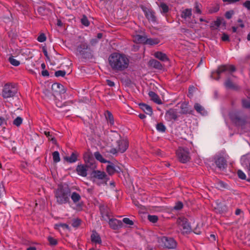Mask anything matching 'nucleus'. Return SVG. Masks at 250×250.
Here are the masks:
<instances>
[{
	"instance_id": "nucleus-43",
	"label": "nucleus",
	"mask_w": 250,
	"mask_h": 250,
	"mask_svg": "<svg viewBox=\"0 0 250 250\" xmlns=\"http://www.w3.org/2000/svg\"><path fill=\"white\" fill-rule=\"evenodd\" d=\"M148 219L151 222L155 223L158 221V217L156 215H149Z\"/></svg>"
},
{
	"instance_id": "nucleus-23",
	"label": "nucleus",
	"mask_w": 250,
	"mask_h": 250,
	"mask_svg": "<svg viewBox=\"0 0 250 250\" xmlns=\"http://www.w3.org/2000/svg\"><path fill=\"white\" fill-rule=\"evenodd\" d=\"M194 107L197 112L203 115H205L207 114V112L205 110V108L198 103H196L194 104Z\"/></svg>"
},
{
	"instance_id": "nucleus-44",
	"label": "nucleus",
	"mask_w": 250,
	"mask_h": 250,
	"mask_svg": "<svg viewBox=\"0 0 250 250\" xmlns=\"http://www.w3.org/2000/svg\"><path fill=\"white\" fill-rule=\"evenodd\" d=\"M46 39V38L45 37V35L42 33L39 35V36L37 38V40L38 42H44Z\"/></svg>"
},
{
	"instance_id": "nucleus-62",
	"label": "nucleus",
	"mask_w": 250,
	"mask_h": 250,
	"mask_svg": "<svg viewBox=\"0 0 250 250\" xmlns=\"http://www.w3.org/2000/svg\"><path fill=\"white\" fill-rule=\"evenodd\" d=\"M57 24L59 26H62V23L60 20H58Z\"/></svg>"
},
{
	"instance_id": "nucleus-51",
	"label": "nucleus",
	"mask_w": 250,
	"mask_h": 250,
	"mask_svg": "<svg viewBox=\"0 0 250 250\" xmlns=\"http://www.w3.org/2000/svg\"><path fill=\"white\" fill-rule=\"evenodd\" d=\"M234 14V12L232 10L227 11L225 14V16L228 19H230Z\"/></svg>"
},
{
	"instance_id": "nucleus-21",
	"label": "nucleus",
	"mask_w": 250,
	"mask_h": 250,
	"mask_svg": "<svg viewBox=\"0 0 250 250\" xmlns=\"http://www.w3.org/2000/svg\"><path fill=\"white\" fill-rule=\"evenodd\" d=\"M146 38L142 35H135L133 36V41L137 43H145Z\"/></svg>"
},
{
	"instance_id": "nucleus-7",
	"label": "nucleus",
	"mask_w": 250,
	"mask_h": 250,
	"mask_svg": "<svg viewBox=\"0 0 250 250\" xmlns=\"http://www.w3.org/2000/svg\"><path fill=\"white\" fill-rule=\"evenodd\" d=\"M179 229L183 233H188L191 230V227L186 218L183 217H179L177 221Z\"/></svg>"
},
{
	"instance_id": "nucleus-60",
	"label": "nucleus",
	"mask_w": 250,
	"mask_h": 250,
	"mask_svg": "<svg viewBox=\"0 0 250 250\" xmlns=\"http://www.w3.org/2000/svg\"><path fill=\"white\" fill-rule=\"evenodd\" d=\"M42 75L43 76H49V73L48 71L47 70H43L42 72Z\"/></svg>"
},
{
	"instance_id": "nucleus-2",
	"label": "nucleus",
	"mask_w": 250,
	"mask_h": 250,
	"mask_svg": "<svg viewBox=\"0 0 250 250\" xmlns=\"http://www.w3.org/2000/svg\"><path fill=\"white\" fill-rule=\"evenodd\" d=\"M54 197L58 205L66 204L70 202V191L60 187L54 191Z\"/></svg>"
},
{
	"instance_id": "nucleus-55",
	"label": "nucleus",
	"mask_w": 250,
	"mask_h": 250,
	"mask_svg": "<svg viewBox=\"0 0 250 250\" xmlns=\"http://www.w3.org/2000/svg\"><path fill=\"white\" fill-rule=\"evenodd\" d=\"M201 5H199L198 4L196 3L195 8H196V12L199 14L201 13V11L200 9Z\"/></svg>"
},
{
	"instance_id": "nucleus-20",
	"label": "nucleus",
	"mask_w": 250,
	"mask_h": 250,
	"mask_svg": "<svg viewBox=\"0 0 250 250\" xmlns=\"http://www.w3.org/2000/svg\"><path fill=\"white\" fill-rule=\"evenodd\" d=\"M141 108L147 114L151 115L152 113L151 107L145 104H140Z\"/></svg>"
},
{
	"instance_id": "nucleus-1",
	"label": "nucleus",
	"mask_w": 250,
	"mask_h": 250,
	"mask_svg": "<svg viewBox=\"0 0 250 250\" xmlns=\"http://www.w3.org/2000/svg\"><path fill=\"white\" fill-rule=\"evenodd\" d=\"M108 62L113 70L123 71L128 68L129 60L125 55L115 52L109 56Z\"/></svg>"
},
{
	"instance_id": "nucleus-33",
	"label": "nucleus",
	"mask_w": 250,
	"mask_h": 250,
	"mask_svg": "<svg viewBox=\"0 0 250 250\" xmlns=\"http://www.w3.org/2000/svg\"><path fill=\"white\" fill-rule=\"evenodd\" d=\"M62 228L63 229H69V226L66 224L59 223L55 225V228L57 229H59Z\"/></svg>"
},
{
	"instance_id": "nucleus-41",
	"label": "nucleus",
	"mask_w": 250,
	"mask_h": 250,
	"mask_svg": "<svg viewBox=\"0 0 250 250\" xmlns=\"http://www.w3.org/2000/svg\"><path fill=\"white\" fill-rule=\"evenodd\" d=\"M44 134L48 137V140H51L53 142V143H55L56 140L50 132L44 131Z\"/></svg>"
},
{
	"instance_id": "nucleus-26",
	"label": "nucleus",
	"mask_w": 250,
	"mask_h": 250,
	"mask_svg": "<svg viewBox=\"0 0 250 250\" xmlns=\"http://www.w3.org/2000/svg\"><path fill=\"white\" fill-rule=\"evenodd\" d=\"M149 63L152 66L157 69H161L163 67L161 63L155 60H150L149 61Z\"/></svg>"
},
{
	"instance_id": "nucleus-38",
	"label": "nucleus",
	"mask_w": 250,
	"mask_h": 250,
	"mask_svg": "<svg viewBox=\"0 0 250 250\" xmlns=\"http://www.w3.org/2000/svg\"><path fill=\"white\" fill-rule=\"evenodd\" d=\"M52 156L54 162L58 163L60 161V154L58 151H54L52 154Z\"/></svg>"
},
{
	"instance_id": "nucleus-53",
	"label": "nucleus",
	"mask_w": 250,
	"mask_h": 250,
	"mask_svg": "<svg viewBox=\"0 0 250 250\" xmlns=\"http://www.w3.org/2000/svg\"><path fill=\"white\" fill-rule=\"evenodd\" d=\"M219 7L218 6H215L214 8L211 9L209 10L210 13H215L219 10Z\"/></svg>"
},
{
	"instance_id": "nucleus-37",
	"label": "nucleus",
	"mask_w": 250,
	"mask_h": 250,
	"mask_svg": "<svg viewBox=\"0 0 250 250\" xmlns=\"http://www.w3.org/2000/svg\"><path fill=\"white\" fill-rule=\"evenodd\" d=\"M107 172L109 174L112 175L115 172V166L108 165L106 167Z\"/></svg>"
},
{
	"instance_id": "nucleus-35",
	"label": "nucleus",
	"mask_w": 250,
	"mask_h": 250,
	"mask_svg": "<svg viewBox=\"0 0 250 250\" xmlns=\"http://www.w3.org/2000/svg\"><path fill=\"white\" fill-rule=\"evenodd\" d=\"M106 118L110 125H113L114 124V118L112 114L110 112L107 111V114L106 115Z\"/></svg>"
},
{
	"instance_id": "nucleus-63",
	"label": "nucleus",
	"mask_w": 250,
	"mask_h": 250,
	"mask_svg": "<svg viewBox=\"0 0 250 250\" xmlns=\"http://www.w3.org/2000/svg\"><path fill=\"white\" fill-rule=\"evenodd\" d=\"M241 210L240 209H237L235 211V214L236 215H239L241 213Z\"/></svg>"
},
{
	"instance_id": "nucleus-24",
	"label": "nucleus",
	"mask_w": 250,
	"mask_h": 250,
	"mask_svg": "<svg viewBox=\"0 0 250 250\" xmlns=\"http://www.w3.org/2000/svg\"><path fill=\"white\" fill-rule=\"evenodd\" d=\"M160 42V40L157 38H146L145 44H149L151 45L157 44Z\"/></svg>"
},
{
	"instance_id": "nucleus-42",
	"label": "nucleus",
	"mask_w": 250,
	"mask_h": 250,
	"mask_svg": "<svg viewBox=\"0 0 250 250\" xmlns=\"http://www.w3.org/2000/svg\"><path fill=\"white\" fill-rule=\"evenodd\" d=\"M123 222H124L126 225H127L129 226H132L134 224L133 221L130 220L128 218H125L123 219Z\"/></svg>"
},
{
	"instance_id": "nucleus-34",
	"label": "nucleus",
	"mask_w": 250,
	"mask_h": 250,
	"mask_svg": "<svg viewBox=\"0 0 250 250\" xmlns=\"http://www.w3.org/2000/svg\"><path fill=\"white\" fill-rule=\"evenodd\" d=\"M242 105L245 108L250 107V97L242 100Z\"/></svg>"
},
{
	"instance_id": "nucleus-13",
	"label": "nucleus",
	"mask_w": 250,
	"mask_h": 250,
	"mask_svg": "<svg viewBox=\"0 0 250 250\" xmlns=\"http://www.w3.org/2000/svg\"><path fill=\"white\" fill-rule=\"evenodd\" d=\"M110 227L113 229H119L123 227V224L121 220L117 219H110L108 222Z\"/></svg>"
},
{
	"instance_id": "nucleus-18",
	"label": "nucleus",
	"mask_w": 250,
	"mask_h": 250,
	"mask_svg": "<svg viewBox=\"0 0 250 250\" xmlns=\"http://www.w3.org/2000/svg\"><path fill=\"white\" fill-rule=\"evenodd\" d=\"M225 85L227 88L234 90H236L239 88L238 85L235 83H233V82H232L230 79H228L226 81L225 83Z\"/></svg>"
},
{
	"instance_id": "nucleus-10",
	"label": "nucleus",
	"mask_w": 250,
	"mask_h": 250,
	"mask_svg": "<svg viewBox=\"0 0 250 250\" xmlns=\"http://www.w3.org/2000/svg\"><path fill=\"white\" fill-rule=\"evenodd\" d=\"M162 241L164 247L168 249H174L176 246V241L172 238L164 237L162 238Z\"/></svg>"
},
{
	"instance_id": "nucleus-9",
	"label": "nucleus",
	"mask_w": 250,
	"mask_h": 250,
	"mask_svg": "<svg viewBox=\"0 0 250 250\" xmlns=\"http://www.w3.org/2000/svg\"><path fill=\"white\" fill-rule=\"evenodd\" d=\"M229 116L231 120L237 125H243L245 123V119L240 117L237 112H232Z\"/></svg>"
},
{
	"instance_id": "nucleus-39",
	"label": "nucleus",
	"mask_w": 250,
	"mask_h": 250,
	"mask_svg": "<svg viewBox=\"0 0 250 250\" xmlns=\"http://www.w3.org/2000/svg\"><path fill=\"white\" fill-rule=\"evenodd\" d=\"M22 123V119L20 117H17L13 121V124L17 126H19Z\"/></svg>"
},
{
	"instance_id": "nucleus-54",
	"label": "nucleus",
	"mask_w": 250,
	"mask_h": 250,
	"mask_svg": "<svg viewBox=\"0 0 250 250\" xmlns=\"http://www.w3.org/2000/svg\"><path fill=\"white\" fill-rule=\"evenodd\" d=\"M243 5L248 10H250V1H246L243 3Z\"/></svg>"
},
{
	"instance_id": "nucleus-19",
	"label": "nucleus",
	"mask_w": 250,
	"mask_h": 250,
	"mask_svg": "<svg viewBox=\"0 0 250 250\" xmlns=\"http://www.w3.org/2000/svg\"><path fill=\"white\" fill-rule=\"evenodd\" d=\"M148 95L151 98V99L158 104H162L161 100L159 98V96L157 94H156L155 92L153 91H149L148 93Z\"/></svg>"
},
{
	"instance_id": "nucleus-49",
	"label": "nucleus",
	"mask_w": 250,
	"mask_h": 250,
	"mask_svg": "<svg viewBox=\"0 0 250 250\" xmlns=\"http://www.w3.org/2000/svg\"><path fill=\"white\" fill-rule=\"evenodd\" d=\"M48 240L51 245H56L57 243V240L52 237H48Z\"/></svg>"
},
{
	"instance_id": "nucleus-5",
	"label": "nucleus",
	"mask_w": 250,
	"mask_h": 250,
	"mask_svg": "<svg viewBox=\"0 0 250 250\" xmlns=\"http://www.w3.org/2000/svg\"><path fill=\"white\" fill-rule=\"evenodd\" d=\"M235 71V67L232 65H225L219 66L216 72L211 73L210 77L212 79L218 80L220 78L219 75L225 71H229L230 72H234Z\"/></svg>"
},
{
	"instance_id": "nucleus-59",
	"label": "nucleus",
	"mask_w": 250,
	"mask_h": 250,
	"mask_svg": "<svg viewBox=\"0 0 250 250\" xmlns=\"http://www.w3.org/2000/svg\"><path fill=\"white\" fill-rule=\"evenodd\" d=\"M106 83H107V84L109 86H113L114 85V83L113 82L111 81V80H107Z\"/></svg>"
},
{
	"instance_id": "nucleus-29",
	"label": "nucleus",
	"mask_w": 250,
	"mask_h": 250,
	"mask_svg": "<svg viewBox=\"0 0 250 250\" xmlns=\"http://www.w3.org/2000/svg\"><path fill=\"white\" fill-rule=\"evenodd\" d=\"M65 159L71 163L75 162L77 159V155L75 153H72L70 157H66Z\"/></svg>"
},
{
	"instance_id": "nucleus-36",
	"label": "nucleus",
	"mask_w": 250,
	"mask_h": 250,
	"mask_svg": "<svg viewBox=\"0 0 250 250\" xmlns=\"http://www.w3.org/2000/svg\"><path fill=\"white\" fill-rule=\"evenodd\" d=\"M9 61L11 64L16 66L19 65L20 64V62L15 59L13 57H9Z\"/></svg>"
},
{
	"instance_id": "nucleus-31",
	"label": "nucleus",
	"mask_w": 250,
	"mask_h": 250,
	"mask_svg": "<svg viewBox=\"0 0 250 250\" xmlns=\"http://www.w3.org/2000/svg\"><path fill=\"white\" fill-rule=\"evenodd\" d=\"M159 5L161 13H166L169 10L168 6L163 2H161Z\"/></svg>"
},
{
	"instance_id": "nucleus-57",
	"label": "nucleus",
	"mask_w": 250,
	"mask_h": 250,
	"mask_svg": "<svg viewBox=\"0 0 250 250\" xmlns=\"http://www.w3.org/2000/svg\"><path fill=\"white\" fill-rule=\"evenodd\" d=\"M80 221L79 220H76L73 222L72 225L74 227H77V226H79L80 225Z\"/></svg>"
},
{
	"instance_id": "nucleus-3",
	"label": "nucleus",
	"mask_w": 250,
	"mask_h": 250,
	"mask_svg": "<svg viewBox=\"0 0 250 250\" xmlns=\"http://www.w3.org/2000/svg\"><path fill=\"white\" fill-rule=\"evenodd\" d=\"M90 179L94 183L98 186L106 185L109 180L106 173L100 170H94L91 173Z\"/></svg>"
},
{
	"instance_id": "nucleus-12",
	"label": "nucleus",
	"mask_w": 250,
	"mask_h": 250,
	"mask_svg": "<svg viewBox=\"0 0 250 250\" xmlns=\"http://www.w3.org/2000/svg\"><path fill=\"white\" fill-rule=\"evenodd\" d=\"M177 117V112L176 109L173 108L167 110L165 114V118L168 121L176 120Z\"/></svg>"
},
{
	"instance_id": "nucleus-17",
	"label": "nucleus",
	"mask_w": 250,
	"mask_h": 250,
	"mask_svg": "<svg viewBox=\"0 0 250 250\" xmlns=\"http://www.w3.org/2000/svg\"><path fill=\"white\" fill-rule=\"evenodd\" d=\"M91 241L95 244H100L102 242L101 237L99 234L96 232H93L91 235Z\"/></svg>"
},
{
	"instance_id": "nucleus-4",
	"label": "nucleus",
	"mask_w": 250,
	"mask_h": 250,
	"mask_svg": "<svg viewBox=\"0 0 250 250\" xmlns=\"http://www.w3.org/2000/svg\"><path fill=\"white\" fill-rule=\"evenodd\" d=\"M18 92V89L15 84L12 83L5 84L2 89V96L4 99L12 98Z\"/></svg>"
},
{
	"instance_id": "nucleus-40",
	"label": "nucleus",
	"mask_w": 250,
	"mask_h": 250,
	"mask_svg": "<svg viewBox=\"0 0 250 250\" xmlns=\"http://www.w3.org/2000/svg\"><path fill=\"white\" fill-rule=\"evenodd\" d=\"M157 130L161 132H164L166 130L165 126L162 123H159L156 126Z\"/></svg>"
},
{
	"instance_id": "nucleus-45",
	"label": "nucleus",
	"mask_w": 250,
	"mask_h": 250,
	"mask_svg": "<svg viewBox=\"0 0 250 250\" xmlns=\"http://www.w3.org/2000/svg\"><path fill=\"white\" fill-rule=\"evenodd\" d=\"M66 74V72L65 71H63V70H58L56 72H55V76L56 77H63L65 76Z\"/></svg>"
},
{
	"instance_id": "nucleus-32",
	"label": "nucleus",
	"mask_w": 250,
	"mask_h": 250,
	"mask_svg": "<svg viewBox=\"0 0 250 250\" xmlns=\"http://www.w3.org/2000/svg\"><path fill=\"white\" fill-rule=\"evenodd\" d=\"M94 156L97 160L99 161L102 163H106V162H107V161L103 157L102 155L99 152H95Z\"/></svg>"
},
{
	"instance_id": "nucleus-64",
	"label": "nucleus",
	"mask_w": 250,
	"mask_h": 250,
	"mask_svg": "<svg viewBox=\"0 0 250 250\" xmlns=\"http://www.w3.org/2000/svg\"><path fill=\"white\" fill-rule=\"evenodd\" d=\"M115 172H119L120 171V168L117 166H115Z\"/></svg>"
},
{
	"instance_id": "nucleus-8",
	"label": "nucleus",
	"mask_w": 250,
	"mask_h": 250,
	"mask_svg": "<svg viewBox=\"0 0 250 250\" xmlns=\"http://www.w3.org/2000/svg\"><path fill=\"white\" fill-rule=\"evenodd\" d=\"M176 154L179 160L183 163H186L190 160L189 152L187 149L180 147L177 150Z\"/></svg>"
},
{
	"instance_id": "nucleus-22",
	"label": "nucleus",
	"mask_w": 250,
	"mask_h": 250,
	"mask_svg": "<svg viewBox=\"0 0 250 250\" xmlns=\"http://www.w3.org/2000/svg\"><path fill=\"white\" fill-rule=\"evenodd\" d=\"M154 56L161 61L165 62L168 60L166 54L162 52H156L154 53Z\"/></svg>"
},
{
	"instance_id": "nucleus-15",
	"label": "nucleus",
	"mask_w": 250,
	"mask_h": 250,
	"mask_svg": "<svg viewBox=\"0 0 250 250\" xmlns=\"http://www.w3.org/2000/svg\"><path fill=\"white\" fill-rule=\"evenodd\" d=\"M192 15V11L191 9H186L182 11L181 17L184 19L186 21L189 22Z\"/></svg>"
},
{
	"instance_id": "nucleus-27",
	"label": "nucleus",
	"mask_w": 250,
	"mask_h": 250,
	"mask_svg": "<svg viewBox=\"0 0 250 250\" xmlns=\"http://www.w3.org/2000/svg\"><path fill=\"white\" fill-rule=\"evenodd\" d=\"M70 197L74 203H77L81 199L80 195L76 192H73L70 194Z\"/></svg>"
},
{
	"instance_id": "nucleus-30",
	"label": "nucleus",
	"mask_w": 250,
	"mask_h": 250,
	"mask_svg": "<svg viewBox=\"0 0 250 250\" xmlns=\"http://www.w3.org/2000/svg\"><path fill=\"white\" fill-rule=\"evenodd\" d=\"M88 45L86 42H82L79 46L77 47V50L80 53H82L83 51L87 49Z\"/></svg>"
},
{
	"instance_id": "nucleus-56",
	"label": "nucleus",
	"mask_w": 250,
	"mask_h": 250,
	"mask_svg": "<svg viewBox=\"0 0 250 250\" xmlns=\"http://www.w3.org/2000/svg\"><path fill=\"white\" fill-rule=\"evenodd\" d=\"M229 37L228 35L226 34H224L222 37V40L223 41H229Z\"/></svg>"
},
{
	"instance_id": "nucleus-61",
	"label": "nucleus",
	"mask_w": 250,
	"mask_h": 250,
	"mask_svg": "<svg viewBox=\"0 0 250 250\" xmlns=\"http://www.w3.org/2000/svg\"><path fill=\"white\" fill-rule=\"evenodd\" d=\"M238 22L240 23V24H239V26L241 27V28H243L244 27V24L242 23V21L241 20L239 19L238 20Z\"/></svg>"
},
{
	"instance_id": "nucleus-50",
	"label": "nucleus",
	"mask_w": 250,
	"mask_h": 250,
	"mask_svg": "<svg viewBox=\"0 0 250 250\" xmlns=\"http://www.w3.org/2000/svg\"><path fill=\"white\" fill-rule=\"evenodd\" d=\"M223 21L224 20L222 18H218L215 21L214 24L216 26L219 27L222 24Z\"/></svg>"
},
{
	"instance_id": "nucleus-58",
	"label": "nucleus",
	"mask_w": 250,
	"mask_h": 250,
	"mask_svg": "<svg viewBox=\"0 0 250 250\" xmlns=\"http://www.w3.org/2000/svg\"><path fill=\"white\" fill-rule=\"evenodd\" d=\"M112 137H113L114 139H119L120 138V135L117 132H114L113 134L111 135Z\"/></svg>"
},
{
	"instance_id": "nucleus-46",
	"label": "nucleus",
	"mask_w": 250,
	"mask_h": 250,
	"mask_svg": "<svg viewBox=\"0 0 250 250\" xmlns=\"http://www.w3.org/2000/svg\"><path fill=\"white\" fill-rule=\"evenodd\" d=\"M82 23L83 25L85 26H88L89 24V22L87 18L85 16H83V18L81 19Z\"/></svg>"
},
{
	"instance_id": "nucleus-25",
	"label": "nucleus",
	"mask_w": 250,
	"mask_h": 250,
	"mask_svg": "<svg viewBox=\"0 0 250 250\" xmlns=\"http://www.w3.org/2000/svg\"><path fill=\"white\" fill-rule=\"evenodd\" d=\"M100 209L102 215V217L103 219L106 220V219L109 218L107 209L105 207L101 206Z\"/></svg>"
},
{
	"instance_id": "nucleus-48",
	"label": "nucleus",
	"mask_w": 250,
	"mask_h": 250,
	"mask_svg": "<svg viewBox=\"0 0 250 250\" xmlns=\"http://www.w3.org/2000/svg\"><path fill=\"white\" fill-rule=\"evenodd\" d=\"M183 207V203L181 202H178L176 203L175 206L174 207V209L176 210H179Z\"/></svg>"
},
{
	"instance_id": "nucleus-47",
	"label": "nucleus",
	"mask_w": 250,
	"mask_h": 250,
	"mask_svg": "<svg viewBox=\"0 0 250 250\" xmlns=\"http://www.w3.org/2000/svg\"><path fill=\"white\" fill-rule=\"evenodd\" d=\"M238 177L241 179H245L246 176L245 174L241 170H238L237 171Z\"/></svg>"
},
{
	"instance_id": "nucleus-28",
	"label": "nucleus",
	"mask_w": 250,
	"mask_h": 250,
	"mask_svg": "<svg viewBox=\"0 0 250 250\" xmlns=\"http://www.w3.org/2000/svg\"><path fill=\"white\" fill-rule=\"evenodd\" d=\"M180 108L181 110L182 113L186 114L188 112V103L184 102L181 103L180 105Z\"/></svg>"
},
{
	"instance_id": "nucleus-16",
	"label": "nucleus",
	"mask_w": 250,
	"mask_h": 250,
	"mask_svg": "<svg viewBox=\"0 0 250 250\" xmlns=\"http://www.w3.org/2000/svg\"><path fill=\"white\" fill-rule=\"evenodd\" d=\"M87 167L84 165H78L76 170L78 174L83 177H85L87 175Z\"/></svg>"
},
{
	"instance_id": "nucleus-52",
	"label": "nucleus",
	"mask_w": 250,
	"mask_h": 250,
	"mask_svg": "<svg viewBox=\"0 0 250 250\" xmlns=\"http://www.w3.org/2000/svg\"><path fill=\"white\" fill-rule=\"evenodd\" d=\"M5 192V189L4 188L3 184L2 183H0V198L3 195Z\"/></svg>"
},
{
	"instance_id": "nucleus-6",
	"label": "nucleus",
	"mask_w": 250,
	"mask_h": 250,
	"mask_svg": "<svg viewBox=\"0 0 250 250\" xmlns=\"http://www.w3.org/2000/svg\"><path fill=\"white\" fill-rule=\"evenodd\" d=\"M117 146L116 148H111L110 152L113 154H115L117 152H124L128 147V143L126 140L124 139L117 140L116 141Z\"/></svg>"
},
{
	"instance_id": "nucleus-14",
	"label": "nucleus",
	"mask_w": 250,
	"mask_h": 250,
	"mask_svg": "<svg viewBox=\"0 0 250 250\" xmlns=\"http://www.w3.org/2000/svg\"><path fill=\"white\" fill-rule=\"evenodd\" d=\"M215 163L220 169H224L227 166L226 160L225 158L221 156H217L215 159Z\"/></svg>"
},
{
	"instance_id": "nucleus-11",
	"label": "nucleus",
	"mask_w": 250,
	"mask_h": 250,
	"mask_svg": "<svg viewBox=\"0 0 250 250\" xmlns=\"http://www.w3.org/2000/svg\"><path fill=\"white\" fill-rule=\"evenodd\" d=\"M141 8L145 13L147 19L150 21L152 22H156V18L154 15V13L152 11L146 7H144V6H142Z\"/></svg>"
}]
</instances>
